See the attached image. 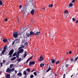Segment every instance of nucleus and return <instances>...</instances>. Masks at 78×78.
I'll use <instances>...</instances> for the list:
<instances>
[{"label": "nucleus", "mask_w": 78, "mask_h": 78, "mask_svg": "<svg viewBox=\"0 0 78 78\" xmlns=\"http://www.w3.org/2000/svg\"><path fill=\"white\" fill-rule=\"evenodd\" d=\"M34 74L35 75V76H36V75H37V73L36 72H34Z\"/></svg>", "instance_id": "37"}, {"label": "nucleus", "mask_w": 78, "mask_h": 78, "mask_svg": "<svg viewBox=\"0 0 78 78\" xmlns=\"http://www.w3.org/2000/svg\"><path fill=\"white\" fill-rule=\"evenodd\" d=\"M67 15H68V14H65L64 17L65 18H66L67 17Z\"/></svg>", "instance_id": "26"}, {"label": "nucleus", "mask_w": 78, "mask_h": 78, "mask_svg": "<svg viewBox=\"0 0 78 78\" xmlns=\"http://www.w3.org/2000/svg\"><path fill=\"white\" fill-rule=\"evenodd\" d=\"M11 72H12V71H14V70H15V69L14 68H12V69H10Z\"/></svg>", "instance_id": "31"}, {"label": "nucleus", "mask_w": 78, "mask_h": 78, "mask_svg": "<svg viewBox=\"0 0 78 78\" xmlns=\"http://www.w3.org/2000/svg\"><path fill=\"white\" fill-rule=\"evenodd\" d=\"M26 35L27 37H29L30 36V34L29 33H26Z\"/></svg>", "instance_id": "19"}, {"label": "nucleus", "mask_w": 78, "mask_h": 78, "mask_svg": "<svg viewBox=\"0 0 78 78\" xmlns=\"http://www.w3.org/2000/svg\"><path fill=\"white\" fill-rule=\"evenodd\" d=\"M15 41L14 40L13 41V42L12 43V45H14V43H15Z\"/></svg>", "instance_id": "36"}, {"label": "nucleus", "mask_w": 78, "mask_h": 78, "mask_svg": "<svg viewBox=\"0 0 78 78\" xmlns=\"http://www.w3.org/2000/svg\"><path fill=\"white\" fill-rule=\"evenodd\" d=\"M2 41L3 42H4L5 43L7 42H8V40L6 39H3Z\"/></svg>", "instance_id": "14"}, {"label": "nucleus", "mask_w": 78, "mask_h": 78, "mask_svg": "<svg viewBox=\"0 0 78 78\" xmlns=\"http://www.w3.org/2000/svg\"><path fill=\"white\" fill-rule=\"evenodd\" d=\"M57 75H57L56 74H55V76H57Z\"/></svg>", "instance_id": "62"}, {"label": "nucleus", "mask_w": 78, "mask_h": 78, "mask_svg": "<svg viewBox=\"0 0 78 78\" xmlns=\"http://www.w3.org/2000/svg\"><path fill=\"white\" fill-rule=\"evenodd\" d=\"M50 7H53V4H51L49 5L48 7L50 8Z\"/></svg>", "instance_id": "32"}, {"label": "nucleus", "mask_w": 78, "mask_h": 78, "mask_svg": "<svg viewBox=\"0 0 78 78\" xmlns=\"http://www.w3.org/2000/svg\"><path fill=\"white\" fill-rule=\"evenodd\" d=\"M26 71L27 72H30V69H27V70H26Z\"/></svg>", "instance_id": "28"}, {"label": "nucleus", "mask_w": 78, "mask_h": 78, "mask_svg": "<svg viewBox=\"0 0 78 78\" xmlns=\"http://www.w3.org/2000/svg\"><path fill=\"white\" fill-rule=\"evenodd\" d=\"M3 64H5V62H6V61L5 60H3Z\"/></svg>", "instance_id": "38"}, {"label": "nucleus", "mask_w": 78, "mask_h": 78, "mask_svg": "<svg viewBox=\"0 0 78 78\" xmlns=\"http://www.w3.org/2000/svg\"><path fill=\"white\" fill-rule=\"evenodd\" d=\"M73 6V4L71 3H70L69 4L68 8H71V7H72Z\"/></svg>", "instance_id": "8"}, {"label": "nucleus", "mask_w": 78, "mask_h": 78, "mask_svg": "<svg viewBox=\"0 0 78 78\" xmlns=\"http://www.w3.org/2000/svg\"><path fill=\"white\" fill-rule=\"evenodd\" d=\"M7 78H10V74H8L6 75Z\"/></svg>", "instance_id": "21"}, {"label": "nucleus", "mask_w": 78, "mask_h": 78, "mask_svg": "<svg viewBox=\"0 0 78 78\" xmlns=\"http://www.w3.org/2000/svg\"><path fill=\"white\" fill-rule=\"evenodd\" d=\"M32 58H33V56H32V57H30V58H28V59L30 60V59H32Z\"/></svg>", "instance_id": "44"}, {"label": "nucleus", "mask_w": 78, "mask_h": 78, "mask_svg": "<svg viewBox=\"0 0 78 78\" xmlns=\"http://www.w3.org/2000/svg\"><path fill=\"white\" fill-rule=\"evenodd\" d=\"M14 66V64H11L10 65V66L9 67V69H11L12 68V67Z\"/></svg>", "instance_id": "22"}, {"label": "nucleus", "mask_w": 78, "mask_h": 78, "mask_svg": "<svg viewBox=\"0 0 78 78\" xmlns=\"http://www.w3.org/2000/svg\"><path fill=\"white\" fill-rule=\"evenodd\" d=\"M66 77V74H64L63 75V78H65V77Z\"/></svg>", "instance_id": "49"}, {"label": "nucleus", "mask_w": 78, "mask_h": 78, "mask_svg": "<svg viewBox=\"0 0 78 78\" xmlns=\"http://www.w3.org/2000/svg\"><path fill=\"white\" fill-rule=\"evenodd\" d=\"M34 32L33 31H31L30 32V36H31L32 35H34Z\"/></svg>", "instance_id": "16"}, {"label": "nucleus", "mask_w": 78, "mask_h": 78, "mask_svg": "<svg viewBox=\"0 0 78 78\" xmlns=\"http://www.w3.org/2000/svg\"><path fill=\"white\" fill-rule=\"evenodd\" d=\"M11 69L8 68L7 69V70H6V72H8V73H11Z\"/></svg>", "instance_id": "4"}, {"label": "nucleus", "mask_w": 78, "mask_h": 78, "mask_svg": "<svg viewBox=\"0 0 78 78\" xmlns=\"http://www.w3.org/2000/svg\"><path fill=\"white\" fill-rule=\"evenodd\" d=\"M16 59V57H13L11 59V61H14V60H15V59Z\"/></svg>", "instance_id": "12"}, {"label": "nucleus", "mask_w": 78, "mask_h": 78, "mask_svg": "<svg viewBox=\"0 0 78 78\" xmlns=\"http://www.w3.org/2000/svg\"><path fill=\"white\" fill-rule=\"evenodd\" d=\"M3 63H0V65H1V67H2L3 66Z\"/></svg>", "instance_id": "45"}, {"label": "nucleus", "mask_w": 78, "mask_h": 78, "mask_svg": "<svg viewBox=\"0 0 78 78\" xmlns=\"http://www.w3.org/2000/svg\"><path fill=\"white\" fill-rule=\"evenodd\" d=\"M27 76H25V78H26V77H27Z\"/></svg>", "instance_id": "64"}, {"label": "nucleus", "mask_w": 78, "mask_h": 78, "mask_svg": "<svg viewBox=\"0 0 78 78\" xmlns=\"http://www.w3.org/2000/svg\"><path fill=\"white\" fill-rule=\"evenodd\" d=\"M7 20H8V19H7V18H6L5 19V22H6L7 21Z\"/></svg>", "instance_id": "50"}, {"label": "nucleus", "mask_w": 78, "mask_h": 78, "mask_svg": "<svg viewBox=\"0 0 78 78\" xmlns=\"http://www.w3.org/2000/svg\"><path fill=\"white\" fill-rule=\"evenodd\" d=\"M24 45H25V46H28V43L26 42V43L24 44Z\"/></svg>", "instance_id": "34"}, {"label": "nucleus", "mask_w": 78, "mask_h": 78, "mask_svg": "<svg viewBox=\"0 0 78 78\" xmlns=\"http://www.w3.org/2000/svg\"><path fill=\"white\" fill-rule=\"evenodd\" d=\"M50 37H53L54 36H53V33H51V34H50Z\"/></svg>", "instance_id": "23"}, {"label": "nucleus", "mask_w": 78, "mask_h": 78, "mask_svg": "<svg viewBox=\"0 0 78 78\" xmlns=\"http://www.w3.org/2000/svg\"><path fill=\"white\" fill-rule=\"evenodd\" d=\"M7 47V45H6L3 48V50L2 51V52L0 54V55L1 56H2V55H4V53H5V51L6 50V47Z\"/></svg>", "instance_id": "1"}, {"label": "nucleus", "mask_w": 78, "mask_h": 78, "mask_svg": "<svg viewBox=\"0 0 78 78\" xmlns=\"http://www.w3.org/2000/svg\"><path fill=\"white\" fill-rule=\"evenodd\" d=\"M69 54H71L72 53V51H70L69 52Z\"/></svg>", "instance_id": "54"}, {"label": "nucleus", "mask_w": 78, "mask_h": 78, "mask_svg": "<svg viewBox=\"0 0 78 78\" xmlns=\"http://www.w3.org/2000/svg\"><path fill=\"white\" fill-rule=\"evenodd\" d=\"M35 69H33L32 71H31V72H33L34 71Z\"/></svg>", "instance_id": "57"}, {"label": "nucleus", "mask_w": 78, "mask_h": 78, "mask_svg": "<svg viewBox=\"0 0 78 78\" xmlns=\"http://www.w3.org/2000/svg\"><path fill=\"white\" fill-rule=\"evenodd\" d=\"M16 52L15 53L13 54L12 56V57H13L14 56H16Z\"/></svg>", "instance_id": "30"}, {"label": "nucleus", "mask_w": 78, "mask_h": 78, "mask_svg": "<svg viewBox=\"0 0 78 78\" xmlns=\"http://www.w3.org/2000/svg\"><path fill=\"white\" fill-rule=\"evenodd\" d=\"M34 9L32 10L30 12V13L32 14V15H34Z\"/></svg>", "instance_id": "11"}, {"label": "nucleus", "mask_w": 78, "mask_h": 78, "mask_svg": "<svg viewBox=\"0 0 78 78\" xmlns=\"http://www.w3.org/2000/svg\"><path fill=\"white\" fill-rule=\"evenodd\" d=\"M70 60L71 61V62H73V60L72 58H71L70 59Z\"/></svg>", "instance_id": "40"}, {"label": "nucleus", "mask_w": 78, "mask_h": 78, "mask_svg": "<svg viewBox=\"0 0 78 78\" xmlns=\"http://www.w3.org/2000/svg\"><path fill=\"white\" fill-rule=\"evenodd\" d=\"M35 64V62H30L29 63L30 66H31L32 64Z\"/></svg>", "instance_id": "7"}, {"label": "nucleus", "mask_w": 78, "mask_h": 78, "mask_svg": "<svg viewBox=\"0 0 78 78\" xmlns=\"http://www.w3.org/2000/svg\"><path fill=\"white\" fill-rule=\"evenodd\" d=\"M26 56H27V51H25V54L24 55V58H25V57H26Z\"/></svg>", "instance_id": "27"}, {"label": "nucleus", "mask_w": 78, "mask_h": 78, "mask_svg": "<svg viewBox=\"0 0 78 78\" xmlns=\"http://www.w3.org/2000/svg\"><path fill=\"white\" fill-rule=\"evenodd\" d=\"M19 55H20V54L17 52V54H16V58H19Z\"/></svg>", "instance_id": "20"}, {"label": "nucleus", "mask_w": 78, "mask_h": 78, "mask_svg": "<svg viewBox=\"0 0 78 78\" xmlns=\"http://www.w3.org/2000/svg\"><path fill=\"white\" fill-rule=\"evenodd\" d=\"M15 73H17V71L16 70H15Z\"/></svg>", "instance_id": "55"}, {"label": "nucleus", "mask_w": 78, "mask_h": 78, "mask_svg": "<svg viewBox=\"0 0 78 78\" xmlns=\"http://www.w3.org/2000/svg\"><path fill=\"white\" fill-rule=\"evenodd\" d=\"M44 60V58L42 57V55H41L39 58V61H42Z\"/></svg>", "instance_id": "6"}, {"label": "nucleus", "mask_w": 78, "mask_h": 78, "mask_svg": "<svg viewBox=\"0 0 78 78\" xmlns=\"http://www.w3.org/2000/svg\"><path fill=\"white\" fill-rule=\"evenodd\" d=\"M27 73V72L26 71H24L23 72V73L25 75H27L28 74V73Z\"/></svg>", "instance_id": "18"}, {"label": "nucleus", "mask_w": 78, "mask_h": 78, "mask_svg": "<svg viewBox=\"0 0 78 78\" xmlns=\"http://www.w3.org/2000/svg\"><path fill=\"white\" fill-rule=\"evenodd\" d=\"M64 13L65 14H69L68 10H66L65 11H64Z\"/></svg>", "instance_id": "17"}, {"label": "nucleus", "mask_w": 78, "mask_h": 78, "mask_svg": "<svg viewBox=\"0 0 78 78\" xmlns=\"http://www.w3.org/2000/svg\"><path fill=\"white\" fill-rule=\"evenodd\" d=\"M45 9V8H42V9Z\"/></svg>", "instance_id": "60"}, {"label": "nucleus", "mask_w": 78, "mask_h": 78, "mask_svg": "<svg viewBox=\"0 0 78 78\" xmlns=\"http://www.w3.org/2000/svg\"><path fill=\"white\" fill-rule=\"evenodd\" d=\"M14 41H15V42L16 41V42L15 43V44H18V42H19V39H16Z\"/></svg>", "instance_id": "10"}, {"label": "nucleus", "mask_w": 78, "mask_h": 78, "mask_svg": "<svg viewBox=\"0 0 78 78\" xmlns=\"http://www.w3.org/2000/svg\"><path fill=\"white\" fill-rule=\"evenodd\" d=\"M23 47H24V46L21 47H20L19 48V49L20 48H23Z\"/></svg>", "instance_id": "48"}, {"label": "nucleus", "mask_w": 78, "mask_h": 78, "mask_svg": "<svg viewBox=\"0 0 78 78\" xmlns=\"http://www.w3.org/2000/svg\"><path fill=\"white\" fill-rule=\"evenodd\" d=\"M13 35L14 37L16 38L18 36V32L16 31L13 32Z\"/></svg>", "instance_id": "2"}, {"label": "nucleus", "mask_w": 78, "mask_h": 78, "mask_svg": "<svg viewBox=\"0 0 78 78\" xmlns=\"http://www.w3.org/2000/svg\"><path fill=\"white\" fill-rule=\"evenodd\" d=\"M18 75H19V76H22V74L21 73H19L17 74Z\"/></svg>", "instance_id": "29"}, {"label": "nucleus", "mask_w": 78, "mask_h": 78, "mask_svg": "<svg viewBox=\"0 0 78 78\" xmlns=\"http://www.w3.org/2000/svg\"><path fill=\"white\" fill-rule=\"evenodd\" d=\"M31 23H33V22H34V21L33 20H31Z\"/></svg>", "instance_id": "52"}, {"label": "nucleus", "mask_w": 78, "mask_h": 78, "mask_svg": "<svg viewBox=\"0 0 78 78\" xmlns=\"http://www.w3.org/2000/svg\"><path fill=\"white\" fill-rule=\"evenodd\" d=\"M73 76V75H72V76H71V77H72V76Z\"/></svg>", "instance_id": "61"}, {"label": "nucleus", "mask_w": 78, "mask_h": 78, "mask_svg": "<svg viewBox=\"0 0 78 78\" xmlns=\"http://www.w3.org/2000/svg\"><path fill=\"white\" fill-rule=\"evenodd\" d=\"M30 77L31 78H34V76H33V75H31L30 76Z\"/></svg>", "instance_id": "35"}, {"label": "nucleus", "mask_w": 78, "mask_h": 78, "mask_svg": "<svg viewBox=\"0 0 78 78\" xmlns=\"http://www.w3.org/2000/svg\"><path fill=\"white\" fill-rule=\"evenodd\" d=\"M65 66H66V67H68V64H66Z\"/></svg>", "instance_id": "47"}, {"label": "nucleus", "mask_w": 78, "mask_h": 78, "mask_svg": "<svg viewBox=\"0 0 78 78\" xmlns=\"http://www.w3.org/2000/svg\"><path fill=\"white\" fill-rule=\"evenodd\" d=\"M40 33H41L40 32H37L36 33L34 34V35L37 36V35H39Z\"/></svg>", "instance_id": "9"}, {"label": "nucleus", "mask_w": 78, "mask_h": 78, "mask_svg": "<svg viewBox=\"0 0 78 78\" xmlns=\"http://www.w3.org/2000/svg\"><path fill=\"white\" fill-rule=\"evenodd\" d=\"M22 5H20L19 6V8H22Z\"/></svg>", "instance_id": "53"}, {"label": "nucleus", "mask_w": 78, "mask_h": 78, "mask_svg": "<svg viewBox=\"0 0 78 78\" xmlns=\"http://www.w3.org/2000/svg\"><path fill=\"white\" fill-rule=\"evenodd\" d=\"M30 2H32V1H33V0H30Z\"/></svg>", "instance_id": "63"}, {"label": "nucleus", "mask_w": 78, "mask_h": 78, "mask_svg": "<svg viewBox=\"0 0 78 78\" xmlns=\"http://www.w3.org/2000/svg\"><path fill=\"white\" fill-rule=\"evenodd\" d=\"M30 61L29 59H28L27 61V63H28V61Z\"/></svg>", "instance_id": "51"}, {"label": "nucleus", "mask_w": 78, "mask_h": 78, "mask_svg": "<svg viewBox=\"0 0 78 78\" xmlns=\"http://www.w3.org/2000/svg\"><path fill=\"white\" fill-rule=\"evenodd\" d=\"M78 59V56L77 57H76V58L75 59V61H76V60H77V59Z\"/></svg>", "instance_id": "46"}, {"label": "nucleus", "mask_w": 78, "mask_h": 78, "mask_svg": "<svg viewBox=\"0 0 78 78\" xmlns=\"http://www.w3.org/2000/svg\"><path fill=\"white\" fill-rule=\"evenodd\" d=\"M40 67H43L44 66V63H41L40 65Z\"/></svg>", "instance_id": "25"}, {"label": "nucleus", "mask_w": 78, "mask_h": 78, "mask_svg": "<svg viewBox=\"0 0 78 78\" xmlns=\"http://www.w3.org/2000/svg\"><path fill=\"white\" fill-rule=\"evenodd\" d=\"M17 21H18V22H19V18L18 17H17Z\"/></svg>", "instance_id": "58"}, {"label": "nucleus", "mask_w": 78, "mask_h": 78, "mask_svg": "<svg viewBox=\"0 0 78 78\" xmlns=\"http://www.w3.org/2000/svg\"><path fill=\"white\" fill-rule=\"evenodd\" d=\"M13 52H14V50L13 49L11 50L10 51L9 54H8V55H10V56H9V58H11V56H12V53H13Z\"/></svg>", "instance_id": "3"}, {"label": "nucleus", "mask_w": 78, "mask_h": 78, "mask_svg": "<svg viewBox=\"0 0 78 78\" xmlns=\"http://www.w3.org/2000/svg\"><path fill=\"white\" fill-rule=\"evenodd\" d=\"M50 70H51V67H49V69L47 71V72H49Z\"/></svg>", "instance_id": "33"}, {"label": "nucleus", "mask_w": 78, "mask_h": 78, "mask_svg": "<svg viewBox=\"0 0 78 78\" xmlns=\"http://www.w3.org/2000/svg\"><path fill=\"white\" fill-rule=\"evenodd\" d=\"M51 63H52V64H54V63H55V59H51Z\"/></svg>", "instance_id": "13"}, {"label": "nucleus", "mask_w": 78, "mask_h": 78, "mask_svg": "<svg viewBox=\"0 0 78 78\" xmlns=\"http://www.w3.org/2000/svg\"><path fill=\"white\" fill-rule=\"evenodd\" d=\"M75 2V0H73L71 2V3H74Z\"/></svg>", "instance_id": "41"}, {"label": "nucleus", "mask_w": 78, "mask_h": 78, "mask_svg": "<svg viewBox=\"0 0 78 78\" xmlns=\"http://www.w3.org/2000/svg\"><path fill=\"white\" fill-rule=\"evenodd\" d=\"M72 20H73V21L74 22V21H75V18H73L72 19Z\"/></svg>", "instance_id": "43"}, {"label": "nucleus", "mask_w": 78, "mask_h": 78, "mask_svg": "<svg viewBox=\"0 0 78 78\" xmlns=\"http://www.w3.org/2000/svg\"><path fill=\"white\" fill-rule=\"evenodd\" d=\"M25 40H23V43H25Z\"/></svg>", "instance_id": "56"}, {"label": "nucleus", "mask_w": 78, "mask_h": 78, "mask_svg": "<svg viewBox=\"0 0 78 78\" xmlns=\"http://www.w3.org/2000/svg\"><path fill=\"white\" fill-rule=\"evenodd\" d=\"M26 10H27V8H26V7H24L23 11H24V12H26Z\"/></svg>", "instance_id": "24"}, {"label": "nucleus", "mask_w": 78, "mask_h": 78, "mask_svg": "<svg viewBox=\"0 0 78 78\" xmlns=\"http://www.w3.org/2000/svg\"><path fill=\"white\" fill-rule=\"evenodd\" d=\"M78 20H77V21L76 22V23H78Z\"/></svg>", "instance_id": "59"}, {"label": "nucleus", "mask_w": 78, "mask_h": 78, "mask_svg": "<svg viewBox=\"0 0 78 78\" xmlns=\"http://www.w3.org/2000/svg\"><path fill=\"white\" fill-rule=\"evenodd\" d=\"M23 52V49H21L18 51V53L20 54V53H22Z\"/></svg>", "instance_id": "5"}, {"label": "nucleus", "mask_w": 78, "mask_h": 78, "mask_svg": "<svg viewBox=\"0 0 78 78\" xmlns=\"http://www.w3.org/2000/svg\"><path fill=\"white\" fill-rule=\"evenodd\" d=\"M0 5H2V1H0Z\"/></svg>", "instance_id": "42"}, {"label": "nucleus", "mask_w": 78, "mask_h": 78, "mask_svg": "<svg viewBox=\"0 0 78 78\" xmlns=\"http://www.w3.org/2000/svg\"><path fill=\"white\" fill-rule=\"evenodd\" d=\"M22 61V58H17V61L18 62H20Z\"/></svg>", "instance_id": "15"}, {"label": "nucleus", "mask_w": 78, "mask_h": 78, "mask_svg": "<svg viewBox=\"0 0 78 78\" xmlns=\"http://www.w3.org/2000/svg\"><path fill=\"white\" fill-rule=\"evenodd\" d=\"M59 61H57L56 62V65H57V64H58V63L59 62Z\"/></svg>", "instance_id": "39"}]
</instances>
